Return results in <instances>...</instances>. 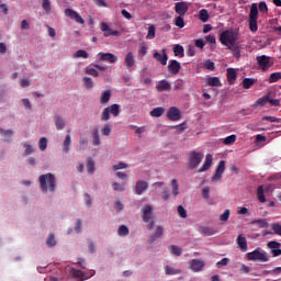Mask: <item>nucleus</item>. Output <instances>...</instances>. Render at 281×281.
Instances as JSON below:
<instances>
[{
    "label": "nucleus",
    "mask_w": 281,
    "mask_h": 281,
    "mask_svg": "<svg viewBox=\"0 0 281 281\" xmlns=\"http://www.w3.org/2000/svg\"><path fill=\"white\" fill-rule=\"evenodd\" d=\"M38 181L42 192H56V176H54V173L41 175Z\"/></svg>",
    "instance_id": "1"
},
{
    "label": "nucleus",
    "mask_w": 281,
    "mask_h": 281,
    "mask_svg": "<svg viewBox=\"0 0 281 281\" xmlns=\"http://www.w3.org/2000/svg\"><path fill=\"white\" fill-rule=\"evenodd\" d=\"M236 41H238V34L234 30H226L220 35L222 45H235Z\"/></svg>",
    "instance_id": "2"
},
{
    "label": "nucleus",
    "mask_w": 281,
    "mask_h": 281,
    "mask_svg": "<svg viewBox=\"0 0 281 281\" xmlns=\"http://www.w3.org/2000/svg\"><path fill=\"white\" fill-rule=\"evenodd\" d=\"M248 25L250 32H258V4L252 3L248 16Z\"/></svg>",
    "instance_id": "3"
},
{
    "label": "nucleus",
    "mask_w": 281,
    "mask_h": 281,
    "mask_svg": "<svg viewBox=\"0 0 281 281\" xmlns=\"http://www.w3.org/2000/svg\"><path fill=\"white\" fill-rule=\"evenodd\" d=\"M111 115H113V117H117L120 115V104L114 103L111 106L103 109L101 113V122H109L111 120Z\"/></svg>",
    "instance_id": "4"
},
{
    "label": "nucleus",
    "mask_w": 281,
    "mask_h": 281,
    "mask_svg": "<svg viewBox=\"0 0 281 281\" xmlns=\"http://www.w3.org/2000/svg\"><path fill=\"white\" fill-rule=\"evenodd\" d=\"M203 161V153L201 151H190L189 153V168L190 170H194V168H199V165Z\"/></svg>",
    "instance_id": "5"
},
{
    "label": "nucleus",
    "mask_w": 281,
    "mask_h": 281,
    "mask_svg": "<svg viewBox=\"0 0 281 281\" xmlns=\"http://www.w3.org/2000/svg\"><path fill=\"white\" fill-rule=\"evenodd\" d=\"M257 64L259 66V69L266 72V71H269V69H271L273 61L271 60V57L267 55H261V56H257Z\"/></svg>",
    "instance_id": "6"
},
{
    "label": "nucleus",
    "mask_w": 281,
    "mask_h": 281,
    "mask_svg": "<svg viewBox=\"0 0 281 281\" xmlns=\"http://www.w3.org/2000/svg\"><path fill=\"white\" fill-rule=\"evenodd\" d=\"M247 258L248 260H260L261 262H269V257H267L266 254L260 252V250L256 249L251 252L247 254Z\"/></svg>",
    "instance_id": "7"
},
{
    "label": "nucleus",
    "mask_w": 281,
    "mask_h": 281,
    "mask_svg": "<svg viewBox=\"0 0 281 281\" xmlns=\"http://www.w3.org/2000/svg\"><path fill=\"white\" fill-rule=\"evenodd\" d=\"M167 117L171 122H179V120H181V111L177 106H171L167 111Z\"/></svg>",
    "instance_id": "8"
},
{
    "label": "nucleus",
    "mask_w": 281,
    "mask_h": 281,
    "mask_svg": "<svg viewBox=\"0 0 281 281\" xmlns=\"http://www.w3.org/2000/svg\"><path fill=\"white\" fill-rule=\"evenodd\" d=\"M65 14L71 19L72 21H76V23H79V25H85V20L82 16L76 12L74 9H66Z\"/></svg>",
    "instance_id": "9"
},
{
    "label": "nucleus",
    "mask_w": 281,
    "mask_h": 281,
    "mask_svg": "<svg viewBox=\"0 0 281 281\" xmlns=\"http://www.w3.org/2000/svg\"><path fill=\"white\" fill-rule=\"evenodd\" d=\"M101 32H103V36L105 38H109V36H120V31H115L111 27H109V24L106 22L101 23Z\"/></svg>",
    "instance_id": "10"
},
{
    "label": "nucleus",
    "mask_w": 281,
    "mask_h": 281,
    "mask_svg": "<svg viewBox=\"0 0 281 281\" xmlns=\"http://www.w3.org/2000/svg\"><path fill=\"white\" fill-rule=\"evenodd\" d=\"M225 160H221L218 162L217 168L215 169V173L212 177V181H221L223 179V172H225Z\"/></svg>",
    "instance_id": "11"
},
{
    "label": "nucleus",
    "mask_w": 281,
    "mask_h": 281,
    "mask_svg": "<svg viewBox=\"0 0 281 281\" xmlns=\"http://www.w3.org/2000/svg\"><path fill=\"white\" fill-rule=\"evenodd\" d=\"M142 220L144 221V223H150L153 218V206L150 204H146L142 209Z\"/></svg>",
    "instance_id": "12"
},
{
    "label": "nucleus",
    "mask_w": 281,
    "mask_h": 281,
    "mask_svg": "<svg viewBox=\"0 0 281 281\" xmlns=\"http://www.w3.org/2000/svg\"><path fill=\"white\" fill-rule=\"evenodd\" d=\"M189 9H190V5L186 1L177 2L175 4L176 13H178L179 16H186V14L188 13Z\"/></svg>",
    "instance_id": "13"
},
{
    "label": "nucleus",
    "mask_w": 281,
    "mask_h": 281,
    "mask_svg": "<svg viewBox=\"0 0 281 281\" xmlns=\"http://www.w3.org/2000/svg\"><path fill=\"white\" fill-rule=\"evenodd\" d=\"M146 190H148V182L147 181H144V180L136 181V184H135V188H134L135 194H137L138 196H142V194L144 192H146Z\"/></svg>",
    "instance_id": "14"
},
{
    "label": "nucleus",
    "mask_w": 281,
    "mask_h": 281,
    "mask_svg": "<svg viewBox=\"0 0 281 281\" xmlns=\"http://www.w3.org/2000/svg\"><path fill=\"white\" fill-rule=\"evenodd\" d=\"M168 71L172 74V76H177V74L181 71V64L177 59H171L168 64Z\"/></svg>",
    "instance_id": "15"
},
{
    "label": "nucleus",
    "mask_w": 281,
    "mask_h": 281,
    "mask_svg": "<svg viewBox=\"0 0 281 281\" xmlns=\"http://www.w3.org/2000/svg\"><path fill=\"white\" fill-rule=\"evenodd\" d=\"M99 60H101L102 63H117V56L112 53H99Z\"/></svg>",
    "instance_id": "16"
},
{
    "label": "nucleus",
    "mask_w": 281,
    "mask_h": 281,
    "mask_svg": "<svg viewBox=\"0 0 281 281\" xmlns=\"http://www.w3.org/2000/svg\"><path fill=\"white\" fill-rule=\"evenodd\" d=\"M162 236H164V226H157L156 232L149 236L148 240L150 244L157 243V240H159V238H162Z\"/></svg>",
    "instance_id": "17"
},
{
    "label": "nucleus",
    "mask_w": 281,
    "mask_h": 281,
    "mask_svg": "<svg viewBox=\"0 0 281 281\" xmlns=\"http://www.w3.org/2000/svg\"><path fill=\"white\" fill-rule=\"evenodd\" d=\"M70 276L75 278V280L78 281H85L89 280V277H87V273H85L82 270H77V269H70Z\"/></svg>",
    "instance_id": "18"
},
{
    "label": "nucleus",
    "mask_w": 281,
    "mask_h": 281,
    "mask_svg": "<svg viewBox=\"0 0 281 281\" xmlns=\"http://www.w3.org/2000/svg\"><path fill=\"white\" fill-rule=\"evenodd\" d=\"M153 56L160 65H168V54H166V49H162V55L159 52H155Z\"/></svg>",
    "instance_id": "19"
},
{
    "label": "nucleus",
    "mask_w": 281,
    "mask_h": 281,
    "mask_svg": "<svg viewBox=\"0 0 281 281\" xmlns=\"http://www.w3.org/2000/svg\"><path fill=\"white\" fill-rule=\"evenodd\" d=\"M190 267L192 271H202L205 267V262H203L201 259H193L190 261Z\"/></svg>",
    "instance_id": "20"
},
{
    "label": "nucleus",
    "mask_w": 281,
    "mask_h": 281,
    "mask_svg": "<svg viewBox=\"0 0 281 281\" xmlns=\"http://www.w3.org/2000/svg\"><path fill=\"white\" fill-rule=\"evenodd\" d=\"M124 67H126V69H132V67H135V55H133L132 52L126 54L124 58Z\"/></svg>",
    "instance_id": "21"
},
{
    "label": "nucleus",
    "mask_w": 281,
    "mask_h": 281,
    "mask_svg": "<svg viewBox=\"0 0 281 281\" xmlns=\"http://www.w3.org/2000/svg\"><path fill=\"white\" fill-rule=\"evenodd\" d=\"M226 78L228 85H234V82H236V78H238V72H236V69L234 68H227Z\"/></svg>",
    "instance_id": "22"
},
{
    "label": "nucleus",
    "mask_w": 281,
    "mask_h": 281,
    "mask_svg": "<svg viewBox=\"0 0 281 281\" xmlns=\"http://www.w3.org/2000/svg\"><path fill=\"white\" fill-rule=\"evenodd\" d=\"M156 89L157 91L161 92V91H170L172 89V86L170 85V82H168L166 79L160 80L157 85H156Z\"/></svg>",
    "instance_id": "23"
},
{
    "label": "nucleus",
    "mask_w": 281,
    "mask_h": 281,
    "mask_svg": "<svg viewBox=\"0 0 281 281\" xmlns=\"http://www.w3.org/2000/svg\"><path fill=\"white\" fill-rule=\"evenodd\" d=\"M212 168V155L207 154L205 156L204 162L202 167L198 170V172H207V169Z\"/></svg>",
    "instance_id": "24"
},
{
    "label": "nucleus",
    "mask_w": 281,
    "mask_h": 281,
    "mask_svg": "<svg viewBox=\"0 0 281 281\" xmlns=\"http://www.w3.org/2000/svg\"><path fill=\"white\" fill-rule=\"evenodd\" d=\"M237 246L239 247L240 251H247V237L244 235H238L237 237Z\"/></svg>",
    "instance_id": "25"
},
{
    "label": "nucleus",
    "mask_w": 281,
    "mask_h": 281,
    "mask_svg": "<svg viewBox=\"0 0 281 281\" xmlns=\"http://www.w3.org/2000/svg\"><path fill=\"white\" fill-rule=\"evenodd\" d=\"M54 122L57 131H63V128H65V126L67 125L65 123V119H63V116L60 115H55Z\"/></svg>",
    "instance_id": "26"
},
{
    "label": "nucleus",
    "mask_w": 281,
    "mask_h": 281,
    "mask_svg": "<svg viewBox=\"0 0 281 281\" xmlns=\"http://www.w3.org/2000/svg\"><path fill=\"white\" fill-rule=\"evenodd\" d=\"M0 135L4 137V142H12V135H14V132L12 130H3L0 127Z\"/></svg>",
    "instance_id": "27"
},
{
    "label": "nucleus",
    "mask_w": 281,
    "mask_h": 281,
    "mask_svg": "<svg viewBox=\"0 0 281 281\" xmlns=\"http://www.w3.org/2000/svg\"><path fill=\"white\" fill-rule=\"evenodd\" d=\"M206 85L209 87H223V83H221V79L218 77H209L206 79Z\"/></svg>",
    "instance_id": "28"
},
{
    "label": "nucleus",
    "mask_w": 281,
    "mask_h": 281,
    "mask_svg": "<svg viewBox=\"0 0 281 281\" xmlns=\"http://www.w3.org/2000/svg\"><path fill=\"white\" fill-rule=\"evenodd\" d=\"M200 234H202V236H214V234H216V229L210 226H202L200 227Z\"/></svg>",
    "instance_id": "29"
},
{
    "label": "nucleus",
    "mask_w": 281,
    "mask_h": 281,
    "mask_svg": "<svg viewBox=\"0 0 281 281\" xmlns=\"http://www.w3.org/2000/svg\"><path fill=\"white\" fill-rule=\"evenodd\" d=\"M257 199H258L259 203H267V198L265 196V187L263 186H259L257 188Z\"/></svg>",
    "instance_id": "30"
},
{
    "label": "nucleus",
    "mask_w": 281,
    "mask_h": 281,
    "mask_svg": "<svg viewBox=\"0 0 281 281\" xmlns=\"http://www.w3.org/2000/svg\"><path fill=\"white\" fill-rule=\"evenodd\" d=\"M164 113H166V109H164L162 106H158V108H154L150 112L149 115L151 117H161V115H164Z\"/></svg>",
    "instance_id": "31"
},
{
    "label": "nucleus",
    "mask_w": 281,
    "mask_h": 281,
    "mask_svg": "<svg viewBox=\"0 0 281 281\" xmlns=\"http://www.w3.org/2000/svg\"><path fill=\"white\" fill-rule=\"evenodd\" d=\"M257 79L254 78H245L241 81V86L244 87V89H251V87H254V85H256Z\"/></svg>",
    "instance_id": "32"
},
{
    "label": "nucleus",
    "mask_w": 281,
    "mask_h": 281,
    "mask_svg": "<svg viewBox=\"0 0 281 281\" xmlns=\"http://www.w3.org/2000/svg\"><path fill=\"white\" fill-rule=\"evenodd\" d=\"M86 168L88 170V175H93L95 172V161H93L91 157L87 158Z\"/></svg>",
    "instance_id": "33"
},
{
    "label": "nucleus",
    "mask_w": 281,
    "mask_h": 281,
    "mask_svg": "<svg viewBox=\"0 0 281 281\" xmlns=\"http://www.w3.org/2000/svg\"><path fill=\"white\" fill-rule=\"evenodd\" d=\"M173 54H175V56H179V58H183V56H186L183 46L176 44L173 46Z\"/></svg>",
    "instance_id": "34"
},
{
    "label": "nucleus",
    "mask_w": 281,
    "mask_h": 281,
    "mask_svg": "<svg viewBox=\"0 0 281 281\" xmlns=\"http://www.w3.org/2000/svg\"><path fill=\"white\" fill-rule=\"evenodd\" d=\"M109 100H111V92L105 90L101 93L100 104H108Z\"/></svg>",
    "instance_id": "35"
},
{
    "label": "nucleus",
    "mask_w": 281,
    "mask_h": 281,
    "mask_svg": "<svg viewBox=\"0 0 281 281\" xmlns=\"http://www.w3.org/2000/svg\"><path fill=\"white\" fill-rule=\"evenodd\" d=\"M199 19L202 21V23H207V21H210V13L206 9L200 10Z\"/></svg>",
    "instance_id": "36"
},
{
    "label": "nucleus",
    "mask_w": 281,
    "mask_h": 281,
    "mask_svg": "<svg viewBox=\"0 0 281 281\" xmlns=\"http://www.w3.org/2000/svg\"><path fill=\"white\" fill-rule=\"evenodd\" d=\"M165 273L166 276H179V273H181L180 269H175L170 266H166L165 267Z\"/></svg>",
    "instance_id": "37"
},
{
    "label": "nucleus",
    "mask_w": 281,
    "mask_h": 281,
    "mask_svg": "<svg viewBox=\"0 0 281 281\" xmlns=\"http://www.w3.org/2000/svg\"><path fill=\"white\" fill-rule=\"evenodd\" d=\"M69 146H71V135H66L63 144L64 153H69Z\"/></svg>",
    "instance_id": "38"
},
{
    "label": "nucleus",
    "mask_w": 281,
    "mask_h": 281,
    "mask_svg": "<svg viewBox=\"0 0 281 281\" xmlns=\"http://www.w3.org/2000/svg\"><path fill=\"white\" fill-rule=\"evenodd\" d=\"M251 225H258L260 228H267L269 227V223L267 222V220H255L251 222Z\"/></svg>",
    "instance_id": "39"
},
{
    "label": "nucleus",
    "mask_w": 281,
    "mask_h": 281,
    "mask_svg": "<svg viewBox=\"0 0 281 281\" xmlns=\"http://www.w3.org/2000/svg\"><path fill=\"white\" fill-rule=\"evenodd\" d=\"M171 190L173 196H178L179 194V181L177 179L171 180Z\"/></svg>",
    "instance_id": "40"
},
{
    "label": "nucleus",
    "mask_w": 281,
    "mask_h": 281,
    "mask_svg": "<svg viewBox=\"0 0 281 281\" xmlns=\"http://www.w3.org/2000/svg\"><path fill=\"white\" fill-rule=\"evenodd\" d=\"M72 58H89V53L85 49H79L72 55Z\"/></svg>",
    "instance_id": "41"
},
{
    "label": "nucleus",
    "mask_w": 281,
    "mask_h": 281,
    "mask_svg": "<svg viewBox=\"0 0 281 281\" xmlns=\"http://www.w3.org/2000/svg\"><path fill=\"white\" fill-rule=\"evenodd\" d=\"M267 102H269V93L263 95V97H261V98H259L255 102V104H256V106H265V104H267Z\"/></svg>",
    "instance_id": "42"
},
{
    "label": "nucleus",
    "mask_w": 281,
    "mask_h": 281,
    "mask_svg": "<svg viewBox=\"0 0 281 281\" xmlns=\"http://www.w3.org/2000/svg\"><path fill=\"white\" fill-rule=\"evenodd\" d=\"M278 80H281V72H272L268 79V82L273 85V82H278Z\"/></svg>",
    "instance_id": "43"
},
{
    "label": "nucleus",
    "mask_w": 281,
    "mask_h": 281,
    "mask_svg": "<svg viewBox=\"0 0 281 281\" xmlns=\"http://www.w3.org/2000/svg\"><path fill=\"white\" fill-rule=\"evenodd\" d=\"M92 137H93V146H100V132L98 128H94L92 132Z\"/></svg>",
    "instance_id": "44"
},
{
    "label": "nucleus",
    "mask_w": 281,
    "mask_h": 281,
    "mask_svg": "<svg viewBox=\"0 0 281 281\" xmlns=\"http://www.w3.org/2000/svg\"><path fill=\"white\" fill-rule=\"evenodd\" d=\"M175 25L177 27L183 29L186 27V22L183 21V15H179L175 19Z\"/></svg>",
    "instance_id": "45"
},
{
    "label": "nucleus",
    "mask_w": 281,
    "mask_h": 281,
    "mask_svg": "<svg viewBox=\"0 0 281 281\" xmlns=\"http://www.w3.org/2000/svg\"><path fill=\"white\" fill-rule=\"evenodd\" d=\"M117 234L119 236H128L130 234L128 227L126 225H121L117 229Z\"/></svg>",
    "instance_id": "46"
},
{
    "label": "nucleus",
    "mask_w": 281,
    "mask_h": 281,
    "mask_svg": "<svg viewBox=\"0 0 281 281\" xmlns=\"http://www.w3.org/2000/svg\"><path fill=\"white\" fill-rule=\"evenodd\" d=\"M169 251H171V254H173V256H181V254H182L181 247L176 246V245H171L169 247Z\"/></svg>",
    "instance_id": "47"
},
{
    "label": "nucleus",
    "mask_w": 281,
    "mask_h": 281,
    "mask_svg": "<svg viewBox=\"0 0 281 281\" xmlns=\"http://www.w3.org/2000/svg\"><path fill=\"white\" fill-rule=\"evenodd\" d=\"M155 32H156V29H155V25H149L148 27V34L146 35V38L148 41H153V38H155Z\"/></svg>",
    "instance_id": "48"
},
{
    "label": "nucleus",
    "mask_w": 281,
    "mask_h": 281,
    "mask_svg": "<svg viewBox=\"0 0 281 281\" xmlns=\"http://www.w3.org/2000/svg\"><path fill=\"white\" fill-rule=\"evenodd\" d=\"M183 85H186V81H183L182 79H177V80L173 82V89H175V91H179V90L183 89Z\"/></svg>",
    "instance_id": "49"
},
{
    "label": "nucleus",
    "mask_w": 281,
    "mask_h": 281,
    "mask_svg": "<svg viewBox=\"0 0 281 281\" xmlns=\"http://www.w3.org/2000/svg\"><path fill=\"white\" fill-rule=\"evenodd\" d=\"M46 245L48 247H56V238L54 237V234H49L46 239Z\"/></svg>",
    "instance_id": "50"
},
{
    "label": "nucleus",
    "mask_w": 281,
    "mask_h": 281,
    "mask_svg": "<svg viewBox=\"0 0 281 281\" xmlns=\"http://www.w3.org/2000/svg\"><path fill=\"white\" fill-rule=\"evenodd\" d=\"M38 148L40 150L44 151L47 150V138L46 137H42L38 142Z\"/></svg>",
    "instance_id": "51"
},
{
    "label": "nucleus",
    "mask_w": 281,
    "mask_h": 281,
    "mask_svg": "<svg viewBox=\"0 0 281 281\" xmlns=\"http://www.w3.org/2000/svg\"><path fill=\"white\" fill-rule=\"evenodd\" d=\"M126 168H128V165H126L125 162H122V161L116 164V165H113V167H112L114 172L117 171V170H124Z\"/></svg>",
    "instance_id": "52"
},
{
    "label": "nucleus",
    "mask_w": 281,
    "mask_h": 281,
    "mask_svg": "<svg viewBox=\"0 0 281 281\" xmlns=\"http://www.w3.org/2000/svg\"><path fill=\"white\" fill-rule=\"evenodd\" d=\"M82 80L86 89H91L93 87V79H91L90 77H83Z\"/></svg>",
    "instance_id": "53"
},
{
    "label": "nucleus",
    "mask_w": 281,
    "mask_h": 281,
    "mask_svg": "<svg viewBox=\"0 0 281 281\" xmlns=\"http://www.w3.org/2000/svg\"><path fill=\"white\" fill-rule=\"evenodd\" d=\"M147 52H148V46H146V44H139V47H138L139 56H146Z\"/></svg>",
    "instance_id": "54"
},
{
    "label": "nucleus",
    "mask_w": 281,
    "mask_h": 281,
    "mask_svg": "<svg viewBox=\"0 0 281 281\" xmlns=\"http://www.w3.org/2000/svg\"><path fill=\"white\" fill-rule=\"evenodd\" d=\"M86 74L88 76H93V78H98L100 76V72H98L95 68H89V67L86 69Z\"/></svg>",
    "instance_id": "55"
},
{
    "label": "nucleus",
    "mask_w": 281,
    "mask_h": 281,
    "mask_svg": "<svg viewBox=\"0 0 281 281\" xmlns=\"http://www.w3.org/2000/svg\"><path fill=\"white\" fill-rule=\"evenodd\" d=\"M178 215L180 218H188V213L186 212V209L182 205L178 206Z\"/></svg>",
    "instance_id": "56"
},
{
    "label": "nucleus",
    "mask_w": 281,
    "mask_h": 281,
    "mask_svg": "<svg viewBox=\"0 0 281 281\" xmlns=\"http://www.w3.org/2000/svg\"><path fill=\"white\" fill-rule=\"evenodd\" d=\"M236 142V135H229L224 139V144L226 146H229L231 144H234Z\"/></svg>",
    "instance_id": "57"
},
{
    "label": "nucleus",
    "mask_w": 281,
    "mask_h": 281,
    "mask_svg": "<svg viewBox=\"0 0 281 281\" xmlns=\"http://www.w3.org/2000/svg\"><path fill=\"white\" fill-rule=\"evenodd\" d=\"M112 190H114L115 192H124V184L113 182L112 183Z\"/></svg>",
    "instance_id": "58"
},
{
    "label": "nucleus",
    "mask_w": 281,
    "mask_h": 281,
    "mask_svg": "<svg viewBox=\"0 0 281 281\" xmlns=\"http://www.w3.org/2000/svg\"><path fill=\"white\" fill-rule=\"evenodd\" d=\"M204 67H205V69H209V71H214V69H216V66L214 65V61H212V60L204 61Z\"/></svg>",
    "instance_id": "59"
},
{
    "label": "nucleus",
    "mask_w": 281,
    "mask_h": 281,
    "mask_svg": "<svg viewBox=\"0 0 281 281\" xmlns=\"http://www.w3.org/2000/svg\"><path fill=\"white\" fill-rule=\"evenodd\" d=\"M161 196L164 201H168V199H170V190L168 187L162 188Z\"/></svg>",
    "instance_id": "60"
},
{
    "label": "nucleus",
    "mask_w": 281,
    "mask_h": 281,
    "mask_svg": "<svg viewBox=\"0 0 281 281\" xmlns=\"http://www.w3.org/2000/svg\"><path fill=\"white\" fill-rule=\"evenodd\" d=\"M227 265H229V258H223L216 262L217 269H221V267H227Z\"/></svg>",
    "instance_id": "61"
},
{
    "label": "nucleus",
    "mask_w": 281,
    "mask_h": 281,
    "mask_svg": "<svg viewBox=\"0 0 281 281\" xmlns=\"http://www.w3.org/2000/svg\"><path fill=\"white\" fill-rule=\"evenodd\" d=\"M101 135H104L105 137H109V135H111V126L109 124L104 125V127L101 128Z\"/></svg>",
    "instance_id": "62"
},
{
    "label": "nucleus",
    "mask_w": 281,
    "mask_h": 281,
    "mask_svg": "<svg viewBox=\"0 0 281 281\" xmlns=\"http://www.w3.org/2000/svg\"><path fill=\"white\" fill-rule=\"evenodd\" d=\"M272 229L277 236H281V225L279 223L272 224Z\"/></svg>",
    "instance_id": "63"
},
{
    "label": "nucleus",
    "mask_w": 281,
    "mask_h": 281,
    "mask_svg": "<svg viewBox=\"0 0 281 281\" xmlns=\"http://www.w3.org/2000/svg\"><path fill=\"white\" fill-rule=\"evenodd\" d=\"M280 243H278V241H269L268 243V247H269V249H271V251H274V249H278L279 247H280Z\"/></svg>",
    "instance_id": "64"
}]
</instances>
